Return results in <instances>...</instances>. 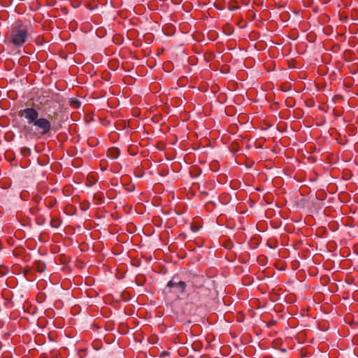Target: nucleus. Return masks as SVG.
I'll return each instance as SVG.
<instances>
[{"instance_id": "obj_12", "label": "nucleus", "mask_w": 358, "mask_h": 358, "mask_svg": "<svg viewBox=\"0 0 358 358\" xmlns=\"http://www.w3.org/2000/svg\"><path fill=\"white\" fill-rule=\"evenodd\" d=\"M193 231H196L197 230L196 227H194V229H192Z\"/></svg>"}, {"instance_id": "obj_6", "label": "nucleus", "mask_w": 358, "mask_h": 358, "mask_svg": "<svg viewBox=\"0 0 358 358\" xmlns=\"http://www.w3.org/2000/svg\"><path fill=\"white\" fill-rule=\"evenodd\" d=\"M120 155V150L117 148H110L107 151V157L115 159H117Z\"/></svg>"}, {"instance_id": "obj_5", "label": "nucleus", "mask_w": 358, "mask_h": 358, "mask_svg": "<svg viewBox=\"0 0 358 358\" xmlns=\"http://www.w3.org/2000/svg\"><path fill=\"white\" fill-rule=\"evenodd\" d=\"M192 287L194 292L199 294L200 292L206 291L207 289L203 286L202 278H196L192 280Z\"/></svg>"}, {"instance_id": "obj_4", "label": "nucleus", "mask_w": 358, "mask_h": 358, "mask_svg": "<svg viewBox=\"0 0 358 358\" xmlns=\"http://www.w3.org/2000/svg\"><path fill=\"white\" fill-rule=\"evenodd\" d=\"M167 287L169 288L176 287L178 289V292L184 293L186 290L187 285L184 281H176L175 278H173L169 281L167 283Z\"/></svg>"}, {"instance_id": "obj_8", "label": "nucleus", "mask_w": 358, "mask_h": 358, "mask_svg": "<svg viewBox=\"0 0 358 358\" xmlns=\"http://www.w3.org/2000/svg\"><path fill=\"white\" fill-rule=\"evenodd\" d=\"M61 224V220L59 218H52L50 221L51 227L54 228H57Z\"/></svg>"}, {"instance_id": "obj_1", "label": "nucleus", "mask_w": 358, "mask_h": 358, "mask_svg": "<svg viewBox=\"0 0 358 358\" xmlns=\"http://www.w3.org/2000/svg\"><path fill=\"white\" fill-rule=\"evenodd\" d=\"M28 30L22 24H17L13 27L10 32V42L16 45H22L27 39Z\"/></svg>"}, {"instance_id": "obj_2", "label": "nucleus", "mask_w": 358, "mask_h": 358, "mask_svg": "<svg viewBox=\"0 0 358 358\" xmlns=\"http://www.w3.org/2000/svg\"><path fill=\"white\" fill-rule=\"evenodd\" d=\"M38 112L34 108H27L19 111V115L24 117L29 124H33L38 118Z\"/></svg>"}, {"instance_id": "obj_10", "label": "nucleus", "mask_w": 358, "mask_h": 358, "mask_svg": "<svg viewBox=\"0 0 358 358\" xmlns=\"http://www.w3.org/2000/svg\"><path fill=\"white\" fill-rule=\"evenodd\" d=\"M94 198L95 199L97 198V200H99V201H101V199L100 196H96Z\"/></svg>"}, {"instance_id": "obj_7", "label": "nucleus", "mask_w": 358, "mask_h": 358, "mask_svg": "<svg viewBox=\"0 0 358 358\" xmlns=\"http://www.w3.org/2000/svg\"><path fill=\"white\" fill-rule=\"evenodd\" d=\"M34 268L40 273L43 272L45 270V264L42 262H36L34 263Z\"/></svg>"}, {"instance_id": "obj_11", "label": "nucleus", "mask_w": 358, "mask_h": 358, "mask_svg": "<svg viewBox=\"0 0 358 358\" xmlns=\"http://www.w3.org/2000/svg\"><path fill=\"white\" fill-rule=\"evenodd\" d=\"M193 231H196L197 230L196 227H194V229H192Z\"/></svg>"}, {"instance_id": "obj_9", "label": "nucleus", "mask_w": 358, "mask_h": 358, "mask_svg": "<svg viewBox=\"0 0 358 358\" xmlns=\"http://www.w3.org/2000/svg\"><path fill=\"white\" fill-rule=\"evenodd\" d=\"M80 101H78L77 99H73L71 101V105L74 107V108H79L80 107Z\"/></svg>"}, {"instance_id": "obj_13", "label": "nucleus", "mask_w": 358, "mask_h": 358, "mask_svg": "<svg viewBox=\"0 0 358 358\" xmlns=\"http://www.w3.org/2000/svg\"><path fill=\"white\" fill-rule=\"evenodd\" d=\"M281 351L282 352H286V350L285 349H282Z\"/></svg>"}, {"instance_id": "obj_3", "label": "nucleus", "mask_w": 358, "mask_h": 358, "mask_svg": "<svg viewBox=\"0 0 358 358\" xmlns=\"http://www.w3.org/2000/svg\"><path fill=\"white\" fill-rule=\"evenodd\" d=\"M34 125L38 128L40 134L42 135L48 134L51 130L50 122L44 117L38 118L34 123Z\"/></svg>"}, {"instance_id": "obj_14", "label": "nucleus", "mask_w": 358, "mask_h": 358, "mask_svg": "<svg viewBox=\"0 0 358 358\" xmlns=\"http://www.w3.org/2000/svg\"><path fill=\"white\" fill-rule=\"evenodd\" d=\"M40 358H47L46 357H41Z\"/></svg>"}]
</instances>
